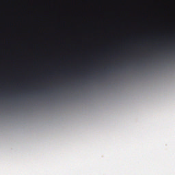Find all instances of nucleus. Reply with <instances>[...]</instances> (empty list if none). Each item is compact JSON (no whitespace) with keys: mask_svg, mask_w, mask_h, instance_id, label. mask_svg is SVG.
I'll return each instance as SVG.
<instances>
[{"mask_svg":"<svg viewBox=\"0 0 175 175\" xmlns=\"http://www.w3.org/2000/svg\"><path fill=\"white\" fill-rule=\"evenodd\" d=\"M1 68H2V64H1Z\"/></svg>","mask_w":175,"mask_h":175,"instance_id":"f257e3e1","label":"nucleus"}]
</instances>
